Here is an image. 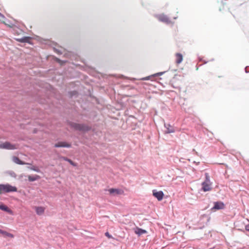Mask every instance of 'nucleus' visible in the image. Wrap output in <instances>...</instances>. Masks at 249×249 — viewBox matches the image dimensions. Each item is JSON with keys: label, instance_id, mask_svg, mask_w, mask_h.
Listing matches in <instances>:
<instances>
[{"label": "nucleus", "instance_id": "f257e3e1", "mask_svg": "<svg viewBox=\"0 0 249 249\" xmlns=\"http://www.w3.org/2000/svg\"><path fill=\"white\" fill-rule=\"evenodd\" d=\"M17 191V188L9 184H0V194Z\"/></svg>", "mask_w": 249, "mask_h": 249}, {"label": "nucleus", "instance_id": "f03ea898", "mask_svg": "<svg viewBox=\"0 0 249 249\" xmlns=\"http://www.w3.org/2000/svg\"><path fill=\"white\" fill-rule=\"evenodd\" d=\"M205 175V180L202 183V190L204 192L210 191L212 190V183L210 180L209 174L206 173Z\"/></svg>", "mask_w": 249, "mask_h": 249}, {"label": "nucleus", "instance_id": "7ed1b4c3", "mask_svg": "<svg viewBox=\"0 0 249 249\" xmlns=\"http://www.w3.org/2000/svg\"><path fill=\"white\" fill-rule=\"evenodd\" d=\"M71 125L74 129L82 131H87L90 129V127L84 124L71 123Z\"/></svg>", "mask_w": 249, "mask_h": 249}, {"label": "nucleus", "instance_id": "20e7f679", "mask_svg": "<svg viewBox=\"0 0 249 249\" xmlns=\"http://www.w3.org/2000/svg\"><path fill=\"white\" fill-rule=\"evenodd\" d=\"M0 148L6 149H15L17 148L16 145L12 144L9 142H5L0 144Z\"/></svg>", "mask_w": 249, "mask_h": 249}, {"label": "nucleus", "instance_id": "39448f33", "mask_svg": "<svg viewBox=\"0 0 249 249\" xmlns=\"http://www.w3.org/2000/svg\"><path fill=\"white\" fill-rule=\"evenodd\" d=\"M108 191L110 195L114 196L121 195L124 194V191L123 190L120 189L111 188L108 189Z\"/></svg>", "mask_w": 249, "mask_h": 249}, {"label": "nucleus", "instance_id": "423d86ee", "mask_svg": "<svg viewBox=\"0 0 249 249\" xmlns=\"http://www.w3.org/2000/svg\"><path fill=\"white\" fill-rule=\"evenodd\" d=\"M153 195L157 198L159 201L163 199L164 194L161 191H157L156 190H153Z\"/></svg>", "mask_w": 249, "mask_h": 249}, {"label": "nucleus", "instance_id": "0eeeda50", "mask_svg": "<svg viewBox=\"0 0 249 249\" xmlns=\"http://www.w3.org/2000/svg\"><path fill=\"white\" fill-rule=\"evenodd\" d=\"M225 207L224 204L222 202H214V206L212 208V210L223 209Z\"/></svg>", "mask_w": 249, "mask_h": 249}, {"label": "nucleus", "instance_id": "6e6552de", "mask_svg": "<svg viewBox=\"0 0 249 249\" xmlns=\"http://www.w3.org/2000/svg\"><path fill=\"white\" fill-rule=\"evenodd\" d=\"M71 144L65 142H59L54 144L55 147H70Z\"/></svg>", "mask_w": 249, "mask_h": 249}, {"label": "nucleus", "instance_id": "1a4fd4ad", "mask_svg": "<svg viewBox=\"0 0 249 249\" xmlns=\"http://www.w3.org/2000/svg\"><path fill=\"white\" fill-rule=\"evenodd\" d=\"M158 18L160 21L166 23H169L170 22V20L169 18L163 14L158 16Z\"/></svg>", "mask_w": 249, "mask_h": 249}, {"label": "nucleus", "instance_id": "9d476101", "mask_svg": "<svg viewBox=\"0 0 249 249\" xmlns=\"http://www.w3.org/2000/svg\"><path fill=\"white\" fill-rule=\"evenodd\" d=\"M0 209L7 212L10 214H13V211L5 205H0Z\"/></svg>", "mask_w": 249, "mask_h": 249}, {"label": "nucleus", "instance_id": "9b49d317", "mask_svg": "<svg viewBox=\"0 0 249 249\" xmlns=\"http://www.w3.org/2000/svg\"><path fill=\"white\" fill-rule=\"evenodd\" d=\"M176 56V63L177 64H180L183 60V56L180 53H177L175 55Z\"/></svg>", "mask_w": 249, "mask_h": 249}, {"label": "nucleus", "instance_id": "f8f14e48", "mask_svg": "<svg viewBox=\"0 0 249 249\" xmlns=\"http://www.w3.org/2000/svg\"><path fill=\"white\" fill-rule=\"evenodd\" d=\"M35 209L38 215H42L44 213L45 208L43 207H35Z\"/></svg>", "mask_w": 249, "mask_h": 249}, {"label": "nucleus", "instance_id": "ddd939ff", "mask_svg": "<svg viewBox=\"0 0 249 249\" xmlns=\"http://www.w3.org/2000/svg\"><path fill=\"white\" fill-rule=\"evenodd\" d=\"M165 126L167 129V130L166 131V133H171L175 132V130L174 128L172 126H171L170 124H167L166 125H165Z\"/></svg>", "mask_w": 249, "mask_h": 249}, {"label": "nucleus", "instance_id": "4468645a", "mask_svg": "<svg viewBox=\"0 0 249 249\" xmlns=\"http://www.w3.org/2000/svg\"><path fill=\"white\" fill-rule=\"evenodd\" d=\"M13 160L14 162L18 164L23 165L26 164L24 162L21 161L17 157H14L13 158Z\"/></svg>", "mask_w": 249, "mask_h": 249}, {"label": "nucleus", "instance_id": "2eb2a0df", "mask_svg": "<svg viewBox=\"0 0 249 249\" xmlns=\"http://www.w3.org/2000/svg\"><path fill=\"white\" fill-rule=\"evenodd\" d=\"M28 178L30 181H34L40 178V177L36 175L33 176L29 175L28 176Z\"/></svg>", "mask_w": 249, "mask_h": 249}, {"label": "nucleus", "instance_id": "dca6fc26", "mask_svg": "<svg viewBox=\"0 0 249 249\" xmlns=\"http://www.w3.org/2000/svg\"><path fill=\"white\" fill-rule=\"evenodd\" d=\"M135 232L136 234L140 235L142 234L145 233L146 232V231L145 230L140 228H137V229L135 231Z\"/></svg>", "mask_w": 249, "mask_h": 249}, {"label": "nucleus", "instance_id": "f3484780", "mask_svg": "<svg viewBox=\"0 0 249 249\" xmlns=\"http://www.w3.org/2000/svg\"><path fill=\"white\" fill-rule=\"evenodd\" d=\"M1 234H3L4 236L10 237V238H13L14 237V235L11 233L2 230L1 232Z\"/></svg>", "mask_w": 249, "mask_h": 249}, {"label": "nucleus", "instance_id": "a211bd4d", "mask_svg": "<svg viewBox=\"0 0 249 249\" xmlns=\"http://www.w3.org/2000/svg\"><path fill=\"white\" fill-rule=\"evenodd\" d=\"M16 39L19 42H27L29 41V37L26 36L21 38H16Z\"/></svg>", "mask_w": 249, "mask_h": 249}, {"label": "nucleus", "instance_id": "6ab92c4d", "mask_svg": "<svg viewBox=\"0 0 249 249\" xmlns=\"http://www.w3.org/2000/svg\"><path fill=\"white\" fill-rule=\"evenodd\" d=\"M163 72H159V73L154 74L153 75L144 77V78H142V80H149L150 79V77H151L152 76L161 75L163 74Z\"/></svg>", "mask_w": 249, "mask_h": 249}, {"label": "nucleus", "instance_id": "aec40b11", "mask_svg": "<svg viewBox=\"0 0 249 249\" xmlns=\"http://www.w3.org/2000/svg\"><path fill=\"white\" fill-rule=\"evenodd\" d=\"M68 162L72 165L75 166H76V164L74 163L71 160L69 159Z\"/></svg>", "mask_w": 249, "mask_h": 249}, {"label": "nucleus", "instance_id": "412c9836", "mask_svg": "<svg viewBox=\"0 0 249 249\" xmlns=\"http://www.w3.org/2000/svg\"><path fill=\"white\" fill-rule=\"evenodd\" d=\"M5 18V17L0 13V20H2Z\"/></svg>", "mask_w": 249, "mask_h": 249}, {"label": "nucleus", "instance_id": "4be33fe9", "mask_svg": "<svg viewBox=\"0 0 249 249\" xmlns=\"http://www.w3.org/2000/svg\"><path fill=\"white\" fill-rule=\"evenodd\" d=\"M245 229L246 231H249V224L246 226Z\"/></svg>", "mask_w": 249, "mask_h": 249}, {"label": "nucleus", "instance_id": "5701e85b", "mask_svg": "<svg viewBox=\"0 0 249 249\" xmlns=\"http://www.w3.org/2000/svg\"><path fill=\"white\" fill-rule=\"evenodd\" d=\"M2 22H3L5 25H6L8 26V27H9L12 28V27H13V26H12V25H9V24H8L6 23L4 21H2Z\"/></svg>", "mask_w": 249, "mask_h": 249}, {"label": "nucleus", "instance_id": "b1692460", "mask_svg": "<svg viewBox=\"0 0 249 249\" xmlns=\"http://www.w3.org/2000/svg\"><path fill=\"white\" fill-rule=\"evenodd\" d=\"M105 235H106V236L108 237V238H110L111 237V236L109 235L108 232H106L105 233Z\"/></svg>", "mask_w": 249, "mask_h": 249}, {"label": "nucleus", "instance_id": "393cba45", "mask_svg": "<svg viewBox=\"0 0 249 249\" xmlns=\"http://www.w3.org/2000/svg\"><path fill=\"white\" fill-rule=\"evenodd\" d=\"M62 159L66 161H68L69 160V159H68L67 158H66V157H62Z\"/></svg>", "mask_w": 249, "mask_h": 249}, {"label": "nucleus", "instance_id": "a878e982", "mask_svg": "<svg viewBox=\"0 0 249 249\" xmlns=\"http://www.w3.org/2000/svg\"><path fill=\"white\" fill-rule=\"evenodd\" d=\"M32 170H33L34 171H38L37 170H36V169H35V168H31Z\"/></svg>", "mask_w": 249, "mask_h": 249}, {"label": "nucleus", "instance_id": "bb28decb", "mask_svg": "<svg viewBox=\"0 0 249 249\" xmlns=\"http://www.w3.org/2000/svg\"><path fill=\"white\" fill-rule=\"evenodd\" d=\"M2 230L0 229V233H1Z\"/></svg>", "mask_w": 249, "mask_h": 249}]
</instances>
